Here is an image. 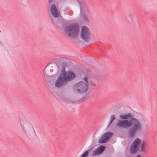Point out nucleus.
<instances>
[{
	"mask_svg": "<svg viewBox=\"0 0 157 157\" xmlns=\"http://www.w3.org/2000/svg\"><path fill=\"white\" fill-rule=\"evenodd\" d=\"M119 117L121 119L118 120L116 125L121 128L129 129L128 134L130 137H133L137 132L142 129L140 123L136 118L134 117L133 115L130 113L121 114Z\"/></svg>",
	"mask_w": 157,
	"mask_h": 157,
	"instance_id": "nucleus-1",
	"label": "nucleus"
},
{
	"mask_svg": "<svg viewBox=\"0 0 157 157\" xmlns=\"http://www.w3.org/2000/svg\"><path fill=\"white\" fill-rule=\"evenodd\" d=\"M76 77L74 72L71 71H67V74L57 82H55V86L58 88L61 87L66 85L68 82L73 80Z\"/></svg>",
	"mask_w": 157,
	"mask_h": 157,
	"instance_id": "nucleus-2",
	"label": "nucleus"
},
{
	"mask_svg": "<svg viewBox=\"0 0 157 157\" xmlns=\"http://www.w3.org/2000/svg\"><path fill=\"white\" fill-rule=\"evenodd\" d=\"M65 23L67 22L66 21H64L63 23L65 32H66L70 37H77L78 33L79 27L78 23H73L69 26H66L65 25Z\"/></svg>",
	"mask_w": 157,
	"mask_h": 157,
	"instance_id": "nucleus-3",
	"label": "nucleus"
},
{
	"mask_svg": "<svg viewBox=\"0 0 157 157\" xmlns=\"http://www.w3.org/2000/svg\"><path fill=\"white\" fill-rule=\"evenodd\" d=\"M86 82L81 81L73 86V89L74 92L79 94H82L85 93L88 90V82L86 77L84 78Z\"/></svg>",
	"mask_w": 157,
	"mask_h": 157,
	"instance_id": "nucleus-4",
	"label": "nucleus"
},
{
	"mask_svg": "<svg viewBox=\"0 0 157 157\" xmlns=\"http://www.w3.org/2000/svg\"><path fill=\"white\" fill-rule=\"evenodd\" d=\"M20 124L22 129L26 136L29 138H32L33 136L35 131L32 125L27 121H21Z\"/></svg>",
	"mask_w": 157,
	"mask_h": 157,
	"instance_id": "nucleus-5",
	"label": "nucleus"
},
{
	"mask_svg": "<svg viewBox=\"0 0 157 157\" xmlns=\"http://www.w3.org/2000/svg\"><path fill=\"white\" fill-rule=\"evenodd\" d=\"M90 32L89 29L87 27L83 26L81 29L80 33L81 38L86 42L90 39Z\"/></svg>",
	"mask_w": 157,
	"mask_h": 157,
	"instance_id": "nucleus-6",
	"label": "nucleus"
},
{
	"mask_svg": "<svg viewBox=\"0 0 157 157\" xmlns=\"http://www.w3.org/2000/svg\"><path fill=\"white\" fill-rule=\"evenodd\" d=\"M113 133L111 132H108L101 136L98 140L99 144H104L106 143L108 140L112 137Z\"/></svg>",
	"mask_w": 157,
	"mask_h": 157,
	"instance_id": "nucleus-7",
	"label": "nucleus"
},
{
	"mask_svg": "<svg viewBox=\"0 0 157 157\" xmlns=\"http://www.w3.org/2000/svg\"><path fill=\"white\" fill-rule=\"evenodd\" d=\"M80 6L81 12L82 13H90L89 11L88 7L86 4L83 1H79V0H77Z\"/></svg>",
	"mask_w": 157,
	"mask_h": 157,
	"instance_id": "nucleus-8",
	"label": "nucleus"
},
{
	"mask_svg": "<svg viewBox=\"0 0 157 157\" xmlns=\"http://www.w3.org/2000/svg\"><path fill=\"white\" fill-rule=\"evenodd\" d=\"M50 12L52 15L54 17L57 18L59 17V13L57 9L55 4H52L51 5Z\"/></svg>",
	"mask_w": 157,
	"mask_h": 157,
	"instance_id": "nucleus-9",
	"label": "nucleus"
},
{
	"mask_svg": "<svg viewBox=\"0 0 157 157\" xmlns=\"http://www.w3.org/2000/svg\"><path fill=\"white\" fill-rule=\"evenodd\" d=\"M106 146L104 145H100L93 152V155H95L102 153L105 150Z\"/></svg>",
	"mask_w": 157,
	"mask_h": 157,
	"instance_id": "nucleus-10",
	"label": "nucleus"
},
{
	"mask_svg": "<svg viewBox=\"0 0 157 157\" xmlns=\"http://www.w3.org/2000/svg\"><path fill=\"white\" fill-rule=\"evenodd\" d=\"M82 15L84 22L86 24H88L91 19L90 13H82Z\"/></svg>",
	"mask_w": 157,
	"mask_h": 157,
	"instance_id": "nucleus-11",
	"label": "nucleus"
},
{
	"mask_svg": "<svg viewBox=\"0 0 157 157\" xmlns=\"http://www.w3.org/2000/svg\"><path fill=\"white\" fill-rule=\"evenodd\" d=\"M67 73V72L65 71V67L64 66H63L62 67V68L61 71L57 79V80H56L55 82H58L60 79L63 76H64Z\"/></svg>",
	"mask_w": 157,
	"mask_h": 157,
	"instance_id": "nucleus-12",
	"label": "nucleus"
},
{
	"mask_svg": "<svg viewBox=\"0 0 157 157\" xmlns=\"http://www.w3.org/2000/svg\"><path fill=\"white\" fill-rule=\"evenodd\" d=\"M139 149V147L132 144L130 148V151L131 153L135 154L138 151Z\"/></svg>",
	"mask_w": 157,
	"mask_h": 157,
	"instance_id": "nucleus-13",
	"label": "nucleus"
},
{
	"mask_svg": "<svg viewBox=\"0 0 157 157\" xmlns=\"http://www.w3.org/2000/svg\"><path fill=\"white\" fill-rule=\"evenodd\" d=\"M141 143V140L139 138H137L134 140L132 144L140 147Z\"/></svg>",
	"mask_w": 157,
	"mask_h": 157,
	"instance_id": "nucleus-14",
	"label": "nucleus"
},
{
	"mask_svg": "<svg viewBox=\"0 0 157 157\" xmlns=\"http://www.w3.org/2000/svg\"><path fill=\"white\" fill-rule=\"evenodd\" d=\"M146 142L145 141H143L142 142L141 145V147L140 151L143 152H146V150L145 149V146Z\"/></svg>",
	"mask_w": 157,
	"mask_h": 157,
	"instance_id": "nucleus-15",
	"label": "nucleus"
},
{
	"mask_svg": "<svg viewBox=\"0 0 157 157\" xmlns=\"http://www.w3.org/2000/svg\"><path fill=\"white\" fill-rule=\"evenodd\" d=\"M53 76H49L47 78V81L48 82V83H51L52 82L53 80Z\"/></svg>",
	"mask_w": 157,
	"mask_h": 157,
	"instance_id": "nucleus-16",
	"label": "nucleus"
},
{
	"mask_svg": "<svg viewBox=\"0 0 157 157\" xmlns=\"http://www.w3.org/2000/svg\"><path fill=\"white\" fill-rule=\"evenodd\" d=\"M88 150L86 151L81 155V157H86L88 155Z\"/></svg>",
	"mask_w": 157,
	"mask_h": 157,
	"instance_id": "nucleus-17",
	"label": "nucleus"
},
{
	"mask_svg": "<svg viewBox=\"0 0 157 157\" xmlns=\"http://www.w3.org/2000/svg\"><path fill=\"white\" fill-rule=\"evenodd\" d=\"M89 85L91 87L94 86L96 85L93 82H89Z\"/></svg>",
	"mask_w": 157,
	"mask_h": 157,
	"instance_id": "nucleus-18",
	"label": "nucleus"
},
{
	"mask_svg": "<svg viewBox=\"0 0 157 157\" xmlns=\"http://www.w3.org/2000/svg\"><path fill=\"white\" fill-rule=\"evenodd\" d=\"M115 119V116L114 115H112L111 116V119L112 121H113Z\"/></svg>",
	"mask_w": 157,
	"mask_h": 157,
	"instance_id": "nucleus-19",
	"label": "nucleus"
},
{
	"mask_svg": "<svg viewBox=\"0 0 157 157\" xmlns=\"http://www.w3.org/2000/svg\"><path fill=\"white\" fill-rule=\"evenodd\" d=\"M55 0H48V4H51V3L52 2H53Z\"/></svg>",
	"mask_w": 157,
	"mask_h": 157,
	"instance_id": "nucleus-20",
	"label": "nucleus"
},
{
	"mask_svg": "<svg viewBox=\"0 0 157 157\" xmlns=\"http://www.w3.org/2000/svg\"><path fill=\"white\" fill-rule=\"evenodd\" d=\"M113 121H112V120H110V122H109V123L108 126V127H109L110 125L112 123V122Z\"/></svg>",
	"mask_w": 157,
	"mask_h": 157,
	"instance_id": "nucleus-21",
	"label": "nucleus"
},
{
	"mask_svg": "<svg viewBox=\"0 0 157 157\" xmlns=\"http://www.w3.org/2000/svg\"><path fill=\"white\" fill-rule=\"evenodd\" d=\"M136 157H141V155H138Z\"/></svg>",
	"mask_w": 157,
	"mask_h": 157,
	"instance_id": "nucleus-22",
	"label": "nucleus"
},
{
	"mask_svg": "<svg viewBox=\"0 0 157 157\" xmlns=\"http://www.w3.org/2000/svg\"><path fill=\"white\" fill-rule=\"evenodd\" d=\"M74 102H75L73 101V102H71V103H74Z\"/></svg>",
	"mask_w": 157,
	"mask_h": 157,
	"instance_id": "nucleus-23",
	"label": "nucleus"
},
{
	"mask_svg": "<svg viewBox=\"0 0 157 157\" xmlns=\"http://www.w3.org/2000/svg\"><path fill=\"white\" fill-rule=\"evenodd\" d=\"M46 67H47V66H46V67H45V68H46Z\"/></svg>",
	"mask_w": 157,
	"mask_h": 157,
	"instance_id": "nucleus-24",
	"label": "nucleus"
},
{
	"mask_svg": "<svg viewBox=\"0 0 157 157\" xmlns=\"http://www.w3.org/2000/svg\"><path fill=\"white\" fill-rule=\"evenodd\" d=\"M46 67H47V66H46V67H45V68H46Z\"/></svg>",
	"mask_w": 157,
	"mask_h": 157,
	"instance_id": "nucleus-25",
	"label": "nucleus"
},
{
	"mask_svg": "<svg viewBox=\"0 0 157 157\" xmlns=\"http://www.w3.org/2000/svg\"><path fill=\"white\" fill-rule=\"evenodd\" d=\"M46 67H47V66H46V67H45V68H46Z\"/></svg>",
	"mask_w": 157,
	"mask_h": 157,
	"instance_id": "nucleus-26",
	"label": "nucleus"
},
{
	"mask_svg": "<svg viewBox=\"0 0 157 157\" xmlns=\"http://www.w3.org/2000/svg\"><path fill=\"white\" fill-rule=\"evenodd\" d=\"M0 32H1V31L0 30Z\"/></svg>",
	"mask_w": 157,
	"mask_h": 157,
	"instance_id": "nucleus-27",
	"label": "nucleus"
}]
</instances>
